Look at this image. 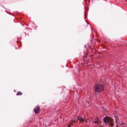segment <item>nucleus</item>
<instances>
[{"label": "nucleus", "instance_id": "obj_2", "mask_svg": "<svg viewBox=\"0 0 127 127\" xmlns=\"http://www.w3.org/2000/svg\"><path fill=\"white\" fill-rule=\"evenodd\" d=\"M93 124H95V125H96V126H99V125H101V121L99 120V118H95L94 121H93Z\"/></svg>", "mask_w": 127, "mask_h": 127}, {"label": "nucleus", "instance_id": "obj_1", "mask_svg": "<svg viewBox=\"0 0 127 127\" xmlns=\"http://www.w3.org/2000/svg\"><path fill=\"white\" fill-rule=\"evenodd\" d=\"M95 94L101 93L104 90V86L101 83H98L94 87Z\"/></svg>", "mask_w": 127, "mask_h": 127}, {"label": "nucleus", "instance_id": "obj_6", "mask_svg": "<svg viewBox=\"0 0 127 127\" xmlns=\"http://www.w3.org/2000/svg\"><path fill=\"white\" fill-rule=\"evenodd\" d=\"M114 118H115V120H116V123H118V121H119V119H118V116L115 115Z\"/></svg>", "mask_w": 127, "mask_h": 127}, {"label": "nucleus", "instance_id": "obj_8", "mask_svg": "<svg viewBox=\"0 0 127 127\" xmlns=\"http://www.w3.org/2000/svg\"><path fill=\"white\" fill-rule=\"evenodd\" d=\"M121 127H126V124H124V123L122 124H121Z\"/></svg>", "mask_w": 127, "mask_h": 127}, {"label": "nucleus", "instance_id": "obj_7", "mask_svg": "<svg viewBox=\"0 0 127 127\" xmlns=\"http://www.w3.org/2000/svg\"><path fill=\"white\" fill-rule=\"evenodd\" d=\"M21 95H22V93L19 91L16 93L17 96H21Z\"/></svg>", "mask_w": 127, "mask_h": 127}, {"label": "nucleus", "instance_id": "obj_5", "mask_svg": "<svg viewBox=\"0 0 127 127\" xmlns=\"http://www.w3.org/2000/svg\"><path fill=\"white\" fill-rule=\"evenodd\" d=\"M103 121L105 124H108L110 122V121L109 120V117H106L103 119Z\"/></svg>", "mask_w": 127, "mask_h": 127}, {"label": "nucleus", "instance_id": "obj_3", "mask_svg": "<svg viewBox=\"0 0 127 127\" xmlns=\"http://www.w3.org/2000/svg\"><path fill=\"white\" fill-rule=\"evenodd\" d=\"M77 122H79V123H81V124L84 123V122H86L87 123V121H85L83 117L79 116L77 119Z\"/></svg>", "mask_w": 127, "mask_h": 127}, {"label": "nucleus", "instance_id": "obj_4", "mask_svg": "<svg viewBox=\"0 0 127 127\" xmlns=\"http://www.w3.org/2000/svg\"><path fill=\"white\" fill-rule=\"evenodd\" d=\"M34 111L35 112L36 114H38L39 113H40V107H39V106H37L36 107H35L34 109Z\"/></svg>", "mask_w": 127, "mask_h": 127}, {"label": "nucleus", "instance_id": "obj_9", "mask_svg": "<svg viewBox=\"0 0 127 127\" xmlns=\"http://www.w3.org/2000/svg\"><path fill=\"white\" fill-rule=\"evenodd\" d=\"M122 68H123V66H121L120 67V68L122 69Z\"/></svg>", "mask_w": 127, "mask_h": 127}]
</instances>
